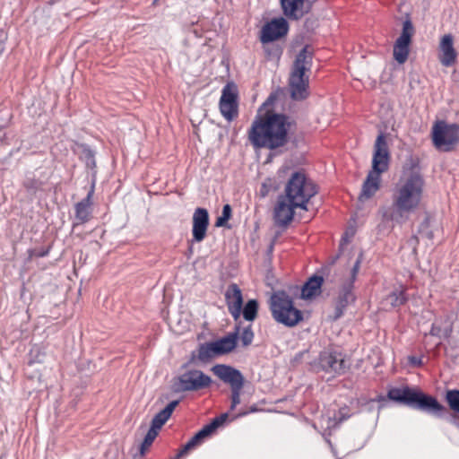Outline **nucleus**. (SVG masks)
I'll use <instances>...</instances> for the list:
<instances>
[{"label":"nucleus","instance_id":"obj_3","mask_svg":"<svg viewBox=\"0 0 459 459\" xmlns=\"http://www.w3.org/2000/svg\"><path fill=\"white\" fill-rule=\"evenodd\" d=\"M389 400L423 411L437 418L448 419L451 413L435 397L409 386L392 387L387 392Z\"/></svg>","mask_w":459,"mask_h":459},{"label":"nucleus","instance_id":"obj_44","mask_svg":"<svg viewBox=\"0 0 459 459\" xmlns=\"http://www.w3.org/2000/svg\"><path fill=\"white\" fill-rule=\"evenodd\" d=\"M216 429L221 426L222 425V423L220 421V420L218 419V417L214 418L211 422H210Z\"/></svg>","mask_w":459,"mask_h":459},{"label":"nucleus","instance_id":"obj_42","mask_svg":"<svg viewBox=\"0 0 459 459\" xmlns=\"http://www.w3.org/2000/svg\"><path fill=\"white\" fill-rule=\"evenodd\" d=\"M307 355H308V351H299V352H298V353H297V354H295V356L293 357V359H292V363H293V364H298V363H299V362L302 360V359H303L305 356H307Z\"/></svg>","mask_w":459,"mask_h":459},{"label":"nucleus","instance_id":"obj_33","mask_svg":"<svg viewBox=\"0 0 459 459\" xmlns=\"http://www.w3.org/2000/svg\"><path fill=\"white\" fill-rule=\"evenodd\" d=\"M446 400L450 409L459 414V390H448L446 394Z\"/></svg>","mask_w":459,"mask_h":459},{"label":"nucleus","instance_id":"obj_4","mask_svg":"<svg viewBox=\"0 0 459 459\" xmlns=\"http://www.w3.org/2000/svg\"><path fill=\"white\" fill-rule=\"evenodd\" d=\"M313 54L305 46L297 55L290 77V96L294 100H303L308 96V76L305 72L312 65Z\"/></svg>","mask_w":459,"mask_h":459},{"label":"nucleus","instance_id":"obj_45","mask_svg":"<svg viewBox=\"0 0 459 459\" xmlns=\"http://www.w3.org/2000/svg\"><path fill=\"white\" fill-rule=\"evenodd\" d=\"M411 361L414 365H420L421 364V359H418L416 357H411Z\"/></svg>","mask_w":459,"mask_h":459},{"label":"nucleus","instance_id":"obj_23","mask_svg":"<svg viewBox=\"0 0 459 459\" xmlns=\"http://www.w3.org/2000/svg\"><path fill=\"white\" fill-rule=\"evenodd\" d=\"M324 282L323 276L313 275L303 285L301 297L308 299L318 296L321 293V287Z\"/></svg>","mask_w":459,"mask_h":459},{"label":"nucleus","instance_id":"obj_10","mask_svg":"<svg viewBox=\"0 0 459 459\" xmlns=\"http://www.w3.org/2000/svg\"><path fill=\"white\" fill-rule=\"evenodd\" d=\"M212 371L221 381L230 385V410H234L236 406L240 403L241 390L245 383L242 373L238 369L225 364H217L213 366L212 368Z\"/></svg>","mask_w":459,"mask_h":459},{"label":"nucleus","instance_id":"obj_8","mask_svg":"<svg viewBox=\"0 0 459 459\" xmlns=\"http://www.w3.org/2000/svg\"><path fill=\"white\" fill-rule=\"evenodd\" d=\"M431 137L433 145L437 151L452 152L459 143V125L437 120L432 126Z\"/></svg>","mask_w":459,"mask_h":459},{"label":"nucleus","instance_id":"obj_21","mask_svg":"<svg viewBox=\"0 0 459 459\" xmlns=\"http://www.w3.org/2000/svg\"><path fill=\"white\" fill-rule=\"evenodd\" d=\"M239 331L240 326L237 325L235 332L213 342V345L215 346L218 355L229 353L235 349Z\"/></svg>","mask_w":459,"mask_h":459},{"label":"nucleus","instance_id":"obj_1","mask_svg":"<svg viewBox=\"0 0 459 459\" xmlns=\"http://www.w3.org/2000/svg\"><path fill=\"white\" fill-rule=\"evenodd\" d=\"M424 188L423 178L416 172H411L401 178L392 194V204L383 212V217L397 224L409 220L420 204Z\"/></svg>","mask_w":459,"mask_h":459},{"label":"nucleus","instance_id":"obj_16","mask_svg":"<svg viewBox=\"0 0 459 459\" xmlns=\"http://www.w3.org/2000/svg\"><path fill=\"white\" fill-rule=\"evenodd\" d=\"M208 226V211L205 208H196L193 214L192 236L194 242H201L205 238Z\"/></svg>","mask_w":459,"mask_h":459},{"label":"nucleus","instance_id":"obj_5","mask_svg":"<svg viewBox=\"0 0 459 459\" xmlns=\"http://www.w3.org/2000/svg\"><path fill=\"white\" fill-rule=\"evenodd\" d=\"M317 193L316 186L308 181L303 172H294L285 186V197L294 205L307 211L309 200Z\"/></svg>","mask_w":459,"mask_h":459},{"label":"nucleus","instance_id":"obj_46","mask_svg":"<svg viewBox=\"0 0 459 459\" xmlns=\"http://www.w3.org/2000/svg\"><path fill=\"white\" fill-rule=\"evenodd\" d=\"M228 418V413H222L221 414L218 419L220 420V421L223 424V422L227 420Z\"/></svg>","mask_w":459,"mask_h":459},{"label":"nucleus","instance_id":"obj_30","mask_svg":"<svg viewBox=\"0 0 459 459\" xmlns=\"http://www.w3.org/2000/svg\"><path fill=\"white\" fill-rule=\"evenodd\" d=\"M22 185L30 199L42 188V182L34 177H26Z\"/></svg>","mask_w":459,"mask_h":459},{"label":"nucleus","instance_id":"obj_35","mask_svg":"<svg viewBox=\"0 0 459 459\" xmlns=\"http://www.w3.org/2000/svg\"><path fill=\"white\" fill-rule=\"evenodd\" d=\"M158 431L159 430H156L153 428H150V429L148 430L147 434L145 435V437L141 445V453L142 454H143L144 450L146 448H148L152 444V442L158 436Z\"/></svg>","mask_w":459,"mask_h":459},{"label":"nucleus","instance_id":"obj_22","mask_svg":"<svg viewBox=\"0 0 459 459\" xmlns=\"http://www.w3.org/2000/svg\"><path fill=\"white\" fill-rule=\"evenodd\" d=\"M305 0H281L283 14L290 20H299L304 15Z\"/></svg>","mask_w":459,"mask_h":459},{"label":"nucleus","instance_id":"obj_14","mask_svg":"<svg viewBox=\"0 0 459 459\" xmlns=\"http://www.w3.org/2000/svg\"><path fill=\"white\" fill-rule=\"evenodd\" d=\"M296 208H299V206L294 205L293 202H289L283 195H279L273 209L275 225L283 228L287 227L294 218Z\"/></svg>","mask_w":459,"mask_h":459},{"label":"nucleus","instance_id":"obj_38","mask_svg":"<svg viewBox=\"0 0 459 459\" xmlns=\"http://www.w3.org/2000/svg\"><path fill=\"white\" fill-rule=\"evenodd\" d=\"M362 262V254H359L358 258L356 259L354 264L352 265V268L351 270V275L348 281H346V283H351V285H354V282L357 279L358 273L359 271L360 264Z\"/></svg>","mask_w":459,"mask_h":459},{"label":"nucleus","instance_id":"obj_43","mask_svg":"<svg viewBox=\"0 0 459 459\" xmlns=\"http://www.w3.org/2000/svg\"><path fill=\"white\" fill-rule=\"evenodd\" d=\"M6 39H7V36H6L5 32L4 30H0V55L4 50V45H5Z\"/></svg>","mask_w":459,"mask_h":459},{"label":"nucleus","instance_id":"obj_6","mask_svg":"<svg viewBox=\"0 0 459 459\" xmlns=\"http://www.w3.org/2000/svg\"><path fill=\"white\" fill-rule=\"evenodd\" d=\"M270 309L273 319L288 327L295 326L303 320L302 312L294 307L292 299L284 291L271 297Z\"/></svg>","mask_w":459,"mask_h":459},{"label":"nucleus","instance_id":"obj_24","mask_svg":"<svg viewBox=\"0 0 459 459\" xmlns=\"http://www.w3.org/2000/svg\"><path fill=\"white\" fill-rule=\"evenodd\" d=\"M179 403V401L175 400L170 402L163 410L159 411L152 420L151 428L160 430L166 421L170 418L173 411Z\"/></svg>","mask_w":459,"mask_h":459},{"label":"nucleus","instance_id":"obj_39","mask_svg":"<svg viewBox=\"0 0 459 459\" xmlns=\"http://www.w3.org/2000/svg\"><path fill=\"white\" fill-rule=\"evenodd\" d=\"M49 247L48 248H39V249H31L29 251L30 256H36V257H45L49 254Z\"/></svg>","mask_w":459,"mask_h":459},{"label":"nucleus","instance_id":"obj_28","mask_svg":"<svg viewBox=\"0 0 459 459\" xmlns=\"http://www.w3.org/2000/svg\"><path fill=\"white\" fill-rule=\"evenodd\" d=\"M79 148L81 150L80 159L85 163L87 168L94 169L96 167L95 152L85 143L80 144Z\"/></svg>","mask_w":459,"mask_h":459},{"label":"nucleus","instance_id":"obj_26","mask_svg":"<svg viewBox=\"0 0 459 459\" xmlns=\"http://www.w3.org/2000/svg\"><path fill=\"white\" fill-rule=\"evenodd\" d=\"M216 355L218 354L213 342H210L199 345L198 353L195 358L201 362H208Z\"/></svg>","mask_w":459,"mask_h":459},{"label":"nucleus","instance_id":"obj_15","mask_svg":"<svg viewBox=\"0 0 459 459\" xmlns=\"http://www.w3.org/2000/svg\"><path fill=\"white\" fill-rule=\"evenodd\" d=\"M94 194V185L88 192L86 197L74 204V220L73 230L77 226L85 224L92 218V196Z\"/></svg>","mask_w":459,"mask_h":459},{"label":"nucleus","instance_id":"obj_36","mask_svg":"<svg viewBox=\"0 0 459 459\" xmlns=\"http://www.w3.org/2000/svg\"><path fill=\"white\" fill-rule=\"evenodd\" d=\"M419 234L422 238H426L428 239H432L434 237V234L432 230H430V222L428 218H426L420 225L419 228Z\"/></svg>","mask_w":459,"mask_h":459},{"label":"nucleus","instance_id":"obj_40","mask_svg":"<svg viewBox=\"0 0 459 459\" xmlns=\"http://www.w3.org/2000/svg\"><path fill=\"white\" fill-rule=\"evenodd\" d=\"M216 429L211 424L205 425L202 429L198 431L199 435L204 439L205 437H209L213 431H215Z\"/></svg>","mask_w":459,"mask_h":459},{"label":"nucleus","instance_id":"obj_20","mask_svg":"<svg viewBox=\"0 0 459 459\" xmlns=\"http://www.w3.org/2000/svg\"><path fill=\"white\" fill-rule=\"evenodd\" d=\"M381 174L370 171L362 185L361 193L359 196L360 201L371 198L380 187Z\"/></svg>","mask_w":459,"mask_h":459},{"label":"nucleus","instance_id":"obj_29","mask_svg":"<svg viewBox=\"0 0 459 459\" xmlns=\"http://www.w3.org/2000/svg\"><path fill=\"white\" fill-rule=\"evenodd\" d=\"M258 302L255 299H249L245 306H242L243 317L247 321H254L257 316Z\"/></svg>","mask_w":459,"mask_h":459},{"label":"nucleus","instance_id":"obj_41","mask_svg":"<svg viewBox=\"0 0 459 459\" xmlns=\"http://www.w3.org/2000/svg\"><path fill=\"white\" fill-rule=\"evenodd\" d=\"M351 417L348 408H341L338 413V419L340 421L345 420Z\"/></svg>","mask_w":459,"mask_h":459},{"label":"nucleus","instance_id":"obj_27","mask_svg":"<svg viewBox=\"0 0 459 459\" xmlns=\"http://www.w3.org/2000/svg\"><path fill=\"white\" fill-rule=\"evenodd\" d=\"M220 111L223 117L228 121H232L238 114V102L222 101L219 103Z\"/></svg>","mask_w":459,"mask_h":459},{"label":"nucleus","instance_id":"obj_34","mask_svg":"<svg viewBox=\"0 0 459 459\" xmlns=\"http://www.w3.org/2000/svg\"><path fill=\"white\" fill-rule=\"evenodd\" d=\"M232 209L231 206L227 204L222 207L221 215L219 216L215 221V227H224L227 225L228 221L231 218Z\"/></svg>","mask_w":459,"mask_h":459},{"label":"nucleus","instance_id":"obj_25","mask_svg":"<svg viewBox=\"0 0 459 459\" xmlns=\"http://www.w3.org/2000/svg\"><path fill=\"white\" fill-rule=\"evenodd\" d=\"M408 300V297L405 289L403 287L394 289L391 291L385 299L386 304L390 305L391 307H400L405 304Z\"/></svg>","mask_w":459,"mask_h":459},{"label":"nucleus","instance_id":"obj_17","mask_svg":"<svg viewBox=\"0 0 459 459\" xmlns=\"http://www.w3.org/2000/svg\"><path fill=\"white\" fill-rule=\"evenodd\" d=\"M353 289L354 285H351V283L344 282L342 285L335 301L333 320H337L342 316L346 307L355 302L356 296L353 292Z\"/></svg>","mask_w":459,"mask_h":459},{"label":"nucleus","instance_id":"obj_12","mask_svg":"<svg viewBox=\"0 0 459 459\" xmlns=\"http://www.w3.org/2000/svg\"><path fill=\"white\" fill-rule=\"evenodd\" d=\"M288 31V22L283 17L274 18L263 26L260 40L263 44L270 43L284 37Z\"/></svg>","mask_w":459,"mask_h":459},{"label":"nucleus","instance_id":"obj_13","mask_svg":"<svg viewBox=\"0 0 459 459\" xmlns=\"http://www.w3.org/2000/svg\"><path fill=\"white\" fill-rule=\"evenodd\" d=\"M389 162V151L385 136L383 133L377 137L374 145L372 160V172L381 174L387 170Z\"/></svg>","mask_w":459,"mask_h":459},{"label":"nucleus","instance_id":"obj_11","mask_svg":"<svg viewBox=\"0 0 459 459\" xmlns=\"http://www.w3.org/2000/svg\"><path fill=\"white\" fill-rule=\"evenodd\" d=\"M413 32L414 28L411 21L410 19L405 20L403 23L402 33L394 46V57L399 64L405 63L408 58Z\"/></svg>","mask_w":459,"mask_h":459},{"label":"nucleus","instance_id":"obj_31","mask_svg":"<svg viewBox=\"0 0 459 459\" xmlns=\"http://www.w3.org/2000/svg\"><path fill=\"white\" fill-rule=\"evenodd\" d=\"M220 100L238 102V90L233 82H228L221 91Z\"/></svg>","mask_w":459,"mask_h":459},{"label":"nucleus","instance_id":"obj_37","mask_svg":"<svg viewBox=\"0 0 459 459\" xmlns=\"http://www.w3.org/2000/svg\"><path fill=\"white\" fill-rule=\"evenodd\" d=\"M254 339V333L252 331V327L249 325L248 326L245 327L240 333V340L243 346H248L252 343Z\"/></svg>","mask_w":459,"mask_h":459},{"label":"nucleus","instance_id":"obj_7","mask_svg":"<svg viewBox=\"0 0 459 459\" xmlns=\"http://www.w3.org/2000/svg\"><path fill=\"white\" fill-rule=\"evenodd\" d=\"M195 355L192 353L190 361L182 365L185 369L179 376L175 377L172 390L175 393L197 392L208 388L212 379L200 369L188 368L189 364L195 360Z\"/></svg>","mask_w":459,"mask_h":459},{"label":"nucleus","instance_id":"obj_9","mask_svg":"<svg viewBox=\"0 0 459 459\" xmlns=\"http://www.w3.org/2000/svg\"><path fill=\"white\" fill-rule=\"evenodd\" d=\"M311 367L316 372H324L331 377H335L344 374L350 365L345 360V355L342 352L327 349L319 353Z\"/></svg>","mask_w":459,"mask_h":459},{"label":"nucleus","instance_id":"obj_19","mask_svg":"<svg viewBox=\"0 0 459 459\" xmlns=\"http://www.w3.org/2000/svg\"><path fill=\"white\" fill-rule=\"evenodd\" d=\"M439 61L446 67L452 66L457 58V53L454 48V38L451 34L442 37L439 44Z\"/></svg>","mask_w":459,"mask_h":459},{"label":"nucleus","instance_id":"obj_2","mask_svg":"<svg viewBox=\"0 0 459 459\" xmlns=\"http://www.w3.org/2000/svg\"><path fill=\"white\" fill-rule=\"evenodd\" d=\"M290 126L286 115L268 111L253 121L248 139L255 148L275 150L289 143Z\"/></svg>","mask_w":459,"mask_h":459},{"label":"nucleus","instance_id":"obj_32","mask_svg":"<svg viewBox=\"0 0 459 459\" xmlns=\"http://www.w3.org/2000/svg\"><path fill=\"white\" fill-rule=\"evenodd\" d=\"M452 332L453 327L451 325H447L446 327H441L437 323H433L429 331V334L438 338L447 339L452 334Z\"/></svg>","mask_w":459,"mask_h":459},{"label":"nucleus","instance_id":"obj_18","mask_svg":"<svg viewBox=\"0 0 459 459\" xmlns=\"http://www.w3.org/2000/svg\"><path fill=\"white\" fill-rule=\"evenodd\" d=\"M225 299L230 314L237 321L241 315L243 296L241 290L236 283H232L228 287L225 292Z\"/></svg>","mask_w":459,"mask_h":459}]
</instances>
